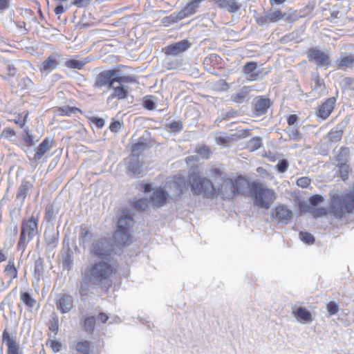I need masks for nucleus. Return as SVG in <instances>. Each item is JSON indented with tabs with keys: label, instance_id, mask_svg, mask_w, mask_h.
Listing matches in <instances>:
<instances>
[{
	"label": "nucleus",
	"instance_id": "f257e3e1",
	"mask_svg": "<svg viewBox=\"0 0 354 354\" xmlns=\"http://www.w3.org/2000/svg\"><path fill=\"white\" fill-rule=\"evenodd\" d=\"M188 180L194 194L203 195L205 198L212 199L221 196L223 200H232L237 196L245 194L250 185L246 177L242 175L232 177L225 175L223 182L216 189L210 180L202 177L197 171L190 172Z\"/></svg>",
	"mask_w": 354,
	"mask_h": 354
},
{
	"label": "nucleus",
	"instance_id": "f03ea898",
	"mask_svg": "<svg viewBox=\"0 0 354 354\" xmlns=\"http://www.w3.org/2000/svg\"><path fill=\"white\" fill-rule=\"evenodd\" d=\"M111 261L100 260L88 266L82 274L85 282H91L93 285L107 284L112 286V278L115 275L117 269L111 263Z\"/></svg>",
	"mask_w": 354,
	"mask_h": 354
},
{
	"label": "nucleus",
	"instance_id": "7ed1b4c3",
	"mask_svg": "<svg viewBox=\"0 0 354 354\" xmlns=\"http://www.w3.org/2000/svg\"><path fill=\"white\" fill-rule=\"evenodd\" d=\"M249 192L254 205L259 208L269 209L277 198L274 189L255 180L250 183Z\"/></svg>",
	"mask_w": 354,
	"mask_h": 354
},
{
	"label": "nucleus",
	"instance_id": "20e7f679",
	"mask_svg": "<svg viewBox=\"0 0 354 354\" xmlns=\"http://www.w3.org/2000/svg\"><path fill=\"white\" fill-rule=\"evenodd\" d=\"M330 208L333 216L341 218L345 214L354 212V189L342 194H335L330 196Z\"/></svg>",
	"mask_w": 354,
	"mask_h": 354
},
{
	"label": "nucleus",
	"instance_id": "39448f33",
	"mask_svg": "<svg viewBox=\"0 0 354 354\" xmlns=\"http://www.w3.org/2000/svg\"><path fill=\"white\" fill-rule=\"evenodd\" d=\"M39 221V212H33L30 217L22 220L19 239L17 245L18 250L24 251L28 243L38 234Z\"/></svg>",
	"mask_w": 354,
	"mask_h": 354
},
{
	"label": "nucleus",
	"instance_id": "423d86ee",
	"mask_svg": "<svg viewBox=\"0 0 354 354\" xmlns=\"http://www.w3.org/2000/svg\"><path fill=\"white\" fill-rule=\"evenodd\" d=\"M133 225V219L129 214L119 218L117 230L114 234V239L118 247L122 248L129 245L132 239L129 234V230Z\"/></svg>",
	"mask_w": 354,
	"mask_h": 354
},
{
	"label": "nucleus",
	"instance_id": "0eeeda50",
	"mask_svg": "<svg viewBox=\"0 0 354 354\" xmlns=\"http://www.w3.org/2000/svg\"><path fill=\"white\" fill-rule=\"evenodd\" d=\"M109 241L106 239H101L95 242L91 249V253L102 260H111L110 257L113 250L109 248Z\"/></svg>",
	"mask_w": 354,
	"mask_h": 354
},
{
	"label": "nucleus",
	"instance_id": "6e6552de",
	"mask_svg": "<svg viewBox=\"0 0 354 354\" xmlns=\"http://www.w3.org/2000/svg\"><path fill=\"white\" fill-rule=\"evenodd\" d=\"M1 341L6 346V354H23L17 337L12 335L7 328L2 332Z\"/></svg>",
	"mask_w": 354,
	"mask_h": 354
},
{
	"label": "nucleus",
	"instance_id": "1a4fd4ad",
	"mask_svg": "<svg viewBox=\"0 0 354 354\" xmlns=\"http://www.w3.org/2000/svg\"><path fill=\"white\" fill-rule=\"evenodd\" d=\"M119 69L106 70L98 73L95 77L93 86L101 88L104 86H113V77L119 75Z\"/></svg>",
	"mask_w": 354,
	"mask_h": 354
},
{
	"label": "nucleus",
	"instance_id": "9d476101",
	"mask_svg": "<svg viewBox=\"0 0 354 354\" xmlns=\"http://www.w3.org/2000/svg\"><path fill=\"white\" fill-rule=\"evenodd\" d=\"M271 105L272 102L270 98L263 95L257 96L252 102V115L259 117L266 114Z\"/></svg>",
	"mask_w": 354,
	"mask_h": 354
},
{
	"label": "nucleus",
	"instance_id": "9b49d317",
	"mask_svg": "<svg viewBox=\"0 0 354 354\" xmlns=\"http://www.w3.org/2000/svg\"><path fill=\"white\" fill-rule=\"evenodd\" d=\"M308 61L315 63L319 67L328 66L330 61L329 55L317 48H310L307 52Z\"/></svg>",
	"mask_w": 354,
	"mask_h": 354
},
{
	"label": "nucleus",
	"instance_id": "f8f14e48",
	"mask_svg": "<svg viewBox=\"0 0 354 354\" xmlns=\"http://www.w3.org/2000/svg\"><path fill=\"white\" fill-rule=\"evenodd\" d=\"M336 104V98L331 97L325 100L316 109V116L322 120H326L332 113Z\"/></svg>",
	"mask_w": 354,
	"mask_h": 354
},
{
	"label": "nucleus",
	"instance_id": "ddd939ff",
	"mask_svg": "<svg viewBox=\"0 0 354 354\" xmlns=\"http://www.w3.org/2000/svg\"><path fill=\"white\" fill-rule=\"evenodd\" d=\"M190 46L191 43L187 39H183L165 46L162 49V51L166 55L176 56L184 53Z\"/></svg>",
	"mask_w": 354,
	"mask_h": 354
},
{
	"label": "nucleus",
	"instance_id": "4468645a",
	"mask_svg": "<svg viewBox=\"0 0 354 354\" xmlns=\"http://www.w3.org/2000/svg\"><path fill=\"white\" fill-rule=\"evenodd\" d=\"M286 16V13L281 11L280 9H275L270 11L267 15L260 16L256 19V21L259 26H264L268 24L277 23L282 20Z\"/></svg>",
	"mask_w": 354,
	"mask_h": 354
},
{
	"label": "nucleus",
	"instance_id": "2eb2a0df",
	"mask_svg": "<svg viewBox=\"0 0 354 354\" xmlns=\"http://www.w3.org/2000/svg\"><path fill=\"white\" fill-rule=\"evenodd\" d=\"M272 217L279 223H288L292 217V212L287 205L279 204L274 209Z\"/></svg>",
	"mask_w": 354,
	"mask_h": 354
},
{
	"label": "nucleus",
	"instance_id": "dca6fc26",
	"mask_svg": "<svg viewBox=\"0 0 354 354\" xmlns=\"http://www.w3.org/2000/svg\"><path fill=\"white\" fill-rule=\"evenodd\" d=\"M206 0H191L181 10L178 11L179 18L183 19L196 14L200 4Z\"/></svg>",
	"mask_w": 354,
	"mask_h": 354
},
{
	"label": "nucleus",
	"instance_id": "f3484780",
	"mask_svg": "<svg viewBox=\"0 0 354 354\" xmlns=\"http://www.w3.org/2000/svg\"><path fill=\"white\" fill-rule=\"evenodd\" d=\"M54 145L53 138H45L36 147L35 153L33 156V160L37 161L40 160L44 154L49 151Z\"/></svg>",
	"mask_w": 354,
	"mask_h": 354
},
{
	"label": "nucleus",
	"instance_id": "a211bd4d",
	"mask_svg": "<svg viewBox=\"0 0 354 354\" xmlns=\"http://www.w3.org/2000/svg\"><path fill=\"white\" fill-rule=\"evenodd\" d=\"M55 304L57 308L62 313H66L72 309L73 306V299L70 295L64 293L56 299Z\"/></svg>",
	"mask_w": 354,
	"mask_h": 354
},
{
	"label": "nucleus",
	"instance_id": "6ab92c4d",
	"mask_svg": "<svg viewBox=\"0 0 354 354\" xmlns=\"http://www.w3.org/2000/svg\"><path fill=\"white\" fill-rule=\"evenodd\" d=\"M219 8L227 11L230 13H235L238 12L241 4L237 0H211Z\"/></svg>",
	"mask_w": 354,
	"mask_h": 354
},
{
	"label": "nucleus",
	"instance_id": "aec40b11",
	"mask_svg": "<svg viewBox=\"0 0 354 354\" xmlns=\"http://www.w3.org/2000/svg\"><path fill=\"white\" fill-rule=\"evenodd\" d=\"M258 64L256 62H248L243 67V73L247 75L249 81H254L259 79L260 72L257 71Z\"/></svg>",
	"mask_w": 354,
	"mask_h": 354
},
{
	"label": "nucleus",
	"instance_id": "412c9836",
	"mask_svg": "<svg viewBox=\"0 0 354 354\" xmlns=\"http://www.w3.org/2000/svg\"><path fill=\"white\" fill-rule=\"evenodd\" d=\"M60 55L58 53H54L49 55L41 63L39 69L41 71L50 72L57 67Z\"/></svg>",
	"mask_w": 354,
	"mask_h": 354
},
{
	"label": "nucleus",
	"instance_id": "4be33fe9",
	"mask_svg": "<svg viewBox=\"0 0 354 354\" xmlns=\"http://www.w3.org/2000/svg\"><path fill=\"white\" fill-rule=\"evenodd\" d=\"M167 192L162 188H158L153 192L151 201L155 207H160L167 203Z\"/></svg>",
	"mask_w": 354,
	"mask_h": 354
},
{
	"label": "nucleus",
	"instance_id": "5701e85b",
	"mask_svg": "<svg viewBox=\"0 0 354 354\" xmlns=\"http://www.w3.org/2000/svg\"><path fill=\"white\" fill-rule=\"evenodd\" d=\"M19 298L21 302L29 312H32V309L38 306L37 299L28 291H20Z\"/></svg>",
	"mask_w": 354,
	"mask_h": 354
},
{
	"label": "nucleus",
	"instance_id": "b1692460",
	"mask_svg": "<svg viewBox=\"0 0 354 354\" xmlns=\"http://www.w3.org/2000/svg\"><path fill=\"white\" fill-rule=\"evenodd\" d=\"M292 314L297 320L301 323H309L313 320L311 313L304 307L293 310Z\"/></svg>",
	"mask_w": 354,
	"mask_h": 354
},
{
	"label": "nucleus",
	"instance_id": "393cba45",
	"mask_svg": "<svg viewBox=\"0 0 354 354\" xmlns=\"http://www.w3.org/2000/svg\"><path fill=\"white\" fill-rule=\"evenodd\" d=\"M3 272L9 279L8 283H12L14 279H16L18 277V270L12 260H10L4 266Z\"/></svg>",
	"mask_w": 354,
	"mask_h": 354
},
{
	"label": "nucleus",
	"instance_id": "a878e982",
	"mask_svg": "<svg viewBox=\"0 0 354 354\" xmlns=\"http://www.w3.org/2000/svg\"><path fill=\"white\" fill-rule=\"evenodd\" d=\"M337 68L342 70L351 68L354 67V55L348 54L342 56L337 61Z\"/></svg>",
	"mask_w": 354,
	"mask_h": 354
},
{
	"label": "nucleus",
	"instance_id": "bb28decb",
	"mask_svg": "<svg viewBox=\"0 0 354 354\" xmlns=\"http://www.w3.org/2000/svg\"><path fill=\"white\" fill-rule=\"evenodd\" d=\"M32 184L27 180H22L16 195L17 200L24 202L26 198L28 192L32 189Z\"/></svg>",
	"mask_w": 354,
	"mask_h": 354
},
{
	"label": "nucleus",
	"instance_id": "cd10ccee",
	"mask_svg": "<svg viewBox=\"0 0 354 354\" xmlns=\"http://www.w3.org/2000/svg\"><path fill=\"white\" fill-rule=\"evenodd\" d=\"M75 350L80 354H92L93 346L88 340L80 341L75 345Z\"/></svg>",
	"mask_w": 354,
	"mask_h": 354
},
{
	"label": "nucleus",
	"instance_id": "c85d7f7f",
	"mask_svg": "<svg viewBox=\"0 0 354 354\" xmlns=\"http://www.w3.org/2000/svg\"><path fill=\"white\" fill-rule=\"evenodd\" d=\"M128 96V90L124 86H119L113 88V92L109 95V100L118 99L124 100Z\"/></svg>",
	"mask_w": 354,
	"mask_h": 354
},
{
	"label": "nucleus",
	"instance_id": "c756f323",
	"mask_svg": "<svg viewBox=\"0 0 354 354\" xmlns=\"http://www.w3.org/2000/svg\"><path fill=\"white\" fill-rule=\"evenodd\" d=\"M250 91V89L249 86H245L242 87L239 92L232 96V101L238 104L243 102L245 99L248 96Z\"/></svg>",
	"mask_w": 354,
	"mask_h": 354
},
{
	"label": "nucleus",
	"instance_id": "7c9ffc66",
	"mask_svg": "<svg viewBox=\"0 0 354 354\" xmlns=\"http://www.w3.org/2000/svg\"><path fill=\"white\" fill-rule=\"evenodd\" d=\"M44 272V261L39 257L35 261L33 275L35 278L39 280Z\"/></svg>",
	"mask_w": 354,
	"mask_h": 354
},
{
	"label": "nucleus",
	"instance_id": "2f4dec72",
	"mask_svg": "<svg viewBox=\"0 0 354 354\" xmlns=\"http://www.w3.org/2000/svg\"><path fill=\"white\" fill-rule=\"evenodd\" d=\"M58 115L60 116H71L72 114L75 113L77 112L82 113V111L75 106H64L62 107H58L57 109Z\"/></svg>",
	"mask_w": 354,
	"mask_h": 354
},
{
	"label": "nucleus",
	"instance_id": "473e14b6",
	"mask_svg": "<svg viewBox=\"0 0 354 354\" xmlns=\"http://www.w3.org/2000/svg\"><path fill=\"white\" fill-rule=\"evenodd\" d=\"M261 146V139L256 136L247 142L245 149H248L249 151H254L259 149Z\"/></svg>",
	"mask_w": 354,
	"mask_h": 354
},
{
	"label": "nucleus",
	"instance_id": "72a5a7b5",
	"mask_svg": "<svg viewBox=\"0 0 354 354\" xmlns=\"http://www.w3.org/2000/svg\"><path fill=\"white\" fill-rule=\"evenodd\" d=\"M24 115L21 113H17L16 118L12 120H8V122H14L17 124L20 128H24L27 122V118L29 115L28 111H24L23 113Z\"/></svg>",
	"mask_w": 354,
	"mask_h": 354
},
{
	"label": "nucleus",
	"instance_id": "f704fd0d",
	"mask_svg": "<svg viewBox=\"0 0 354 354\" xmlns=\"http://www.w3.org/2000/svg\"><path fill=\"white\" fill-rule=\"evenodd\" d=\"M195 152L199 154L203 158L208 159L212 153L210 147L206 145H198Z\"/></svg>",
	"mask_w": 354,
	"mask_h": 354
},
{
	"label": "nucleus",
	"instance_id": "c9c22d12",
	"mask_svg": "<svg viewBox=\"0 0 354 354\" xmlns=\"http://www.w3.org/2000/svg\"><path fill=\"white\" fill-rule=\"evenodd\" d=\"M95 323L96 321L94 316H90L85 318L83 323L84 330L92 333L94 331Z\"/></svg>",
	"mask_w": 354,
	"mask_h": 354
},
{
	"label": "nucleus",
	"instance_id": "e433bc0d",
	"mask_svg": "<svg viewBox=\"0 0 354 354\" xmlns=\"http://www.w3.org/2000/svg\"><path fill=\"white\" fill-rule=\"evenodd\" d=\"M115 82L119 84L122 83H136L137 80L135 76L133 75H115L113 77V84Z\"/></svg>",
	"mask_w": 354,
	"mask_h": 354
},
{
	"label": "nucleus",
	"instance_id": "4c0bfd02",
	"mask_svg": "<svg viewBox=\"0 0 354 354\" xmlns=\"http://www.w3.org/2000/svg\"><path fill=\"white\" fill-rule=\"evenodd\" d=\"M86 63V62L85 61L71 59L66 60L64 65L68 68L80 70L84 67Z\"/></svg>",
	"mask_w": 354,
	"mask_h": 354
},
{
	"label": "nucleus",
	"instance_id": "58836bf2",
	"mask_svg": "<svg viewBox=\"0 0 354 354\" xmlns=\"http://www.w3.org/2000/svg\"><path fill=\"white\" fill-rule=\"evenodd\" d=\"M48 329L57 335L59 331V318L55 313L51 316L48 323Z\"/></svg>",
	"mask_w": 354,
	"mask_h": 354
},
{
	"label": "nucleus",
	"instance_id": "ea45409f",
	"mask_svg": "<svg viewBox=\"0 0 354 354\" xmlns=\"http://www.w3.org/2000/svg\"><path fill=\"white\" fill-rule=\"evenodd\" d=\"M182 19V18H179V12H178L175 15H171L170 16L164 17L162 19V23L165 26H169L171 24L176 23Z\"/></svg>",
	"mask_w": 354,
	"mask_h": 354
},
{
	"label": "nucleus",
	"instance_id": "a19ab883",
	"mask_svg": "<svg viewBox=\"0 0 354 354\" xmlns=\"http://www.w3.org/2000/svg\"><path fill=\"white\" fill-rule=\"evenodd\" d=\"M299 17H300L298 15L297 10L290 9L288 13H286V16L283 19L289 24H292L297 21Z\"/></svg>",
	"mask_w": 354,
	"mask_h": 354
},
{
	"label": "nucleus",
	"instance_id": "79ce46f5",
	"mask_svg": "<svg viewBox=\"0 0 354 354\" xmlns=\"http://www.w3.org/2000/svg\"><path fill=\"white\" fill-rule=\"evenodd\" d=\"M342 136V131L338 130H331L328 133V140L332 142H336L341 140Z\"/></svg>",
	"mask_w": 354,
	"mask_h": 354
},
{
	"label": "nucleus",
	"instance_id": "37998d69",
	"mask_svg": "<svg viewBox=\"0 0 354 354\" xmlns=\"http://www.w3.org/2000/svg\"><path fill=\"white\" fill-rule=\"evenodd\" d=\"M299 238L303 242L308 244H313L315 241L314 236L308 232H300Z\"/></svg>",
	"mask_w": 354,
	"mask_h": 354
},
{
	"label": "nucleus",
	"instance_id": "c03bdc74",
	"mask_svg": "<svg viewBox=\"0 0 354 354\" xmlns=\"http://www.w3.org/2000/svg\"><path fill=\"white\" fill-rule=\"evenodd\" d=\"M46 346L53 352L57 353L61 350L62 344L56 339H48L46 341Z\"/></svg>",
	"mask_w": 354,
	"mask_h": 354
},
{
	"label": "nucleus",
	"instance_id": "a18cd8bd",
	"mask_svg": "<svg viewBox=\"0 0 354 354\" xmlns=\"http://www.w3.org/2000/svg\"><path fill=\"white\" fill-rule=\"evenodd\" d=\"M23 139L26 145L28 147H32L35 145L32 135L30 134L28 130L26 129H24Z\"/></svg>",
	"mask_w": 354,
	"mask_h": 354
},
{
	"label": "nucleus",
	"instance_id": "49530a36",
	"mask_svg": "<svg viewBox=\"0 0 354 354\" xmlns=\"http://www.w3.org/2000/svg\"><path fill=\"white\" fill-rule=\"evenodd\" d=\"M327 209L322 207L313 208L311 211L313 216L316 218L324 216L327 214Z\"/></svg>",
	"mask_w": 354,
	"mask_h": 354
},
{
	"label": "nucleus",
	"instance_id": "de8ad7c7",
	"mask_svg": "<svg viewBox=\"0 0 354 354\" xmlns=\"http://www.w3.org/2000/svg\"><path fill=\"white\" fill-rule=\"evenodd\" d=\"M147 149V144L143 142H138L131 147V151L133 153H138L144 151Z\"/></svg>",
	"mask_w": 354,
	"mask_h": 354
},
{
	"label": "nucleus",
	"instance_id": "09e8293b",
	"mask_svg": "<svg viewBox=\"0 0 354 354\" xmlns=\"http://www.w3.org/2000/svg\"><path fill=\"white\" fill-rule=\"evenodd\" d=\"M297 185L301 188H307L311 184V179L307 176L299 178L297 180Z\"/></svg>",
	"mask_w": 354,
	"mask_h": 354
},
{
	"label": "nucleus",
	"instance_id": "8fccbe9b",
	"mask_svg": "<svg viewBox=\"0 0 354 354\" xmlns=\"http://www.w3.org/2000/svg\"><path fill=\"white\" fill-rule=\"evenodd\" d=\"M184 181L181 179V178H179L178 179V181H174V182H171L169 183V187H175L177 189V192H176V195L178 196H180L183 193V190H182V188H181V184H184Z\"/></svg>",
	"mask_w": 354,
	"mask_h": 354
},
{
	"label": "nucleus",
	"instance_id": "3c124183",
	"mask_svg": "<svg viewBox=\"0 0 354 354\" xmlns=\"http://www.w3.org/2000/svg\"><path fill=\"white\" fill-rule=\"evenodd\" d=\"M148 207L147 200L145 199H139L134 203V207L137 209L144 211Z\"/></svg>",
	"mask_w": 354,
	"mask_h": 354
},
{
	"label": "nucleus",
	"instance_id": "603ef678",
	"mask_svg": "<svg viewBox=\"0 0 354 354\" xmlns=\"http://www.w3.org/2000/svg\"><path fill=\"white\" fill-rule=\"evenodd\" d=\"M80 239L83 242L86 241L87 237L91 236V233L88 227L85 225H81L80 231Z\"/></svg>",
	"mask_w": 354,
	"mask_h": 354
},
{
	"label": "nucleus",
	"instance_id": "864d4df0",
	"mask_svg": "<svg viewBox=\"0 0 354 354\" xmlns=\"http://www.w3.org/2000/svg\"><path fill=\"white\" fill-rule=\"evenodd\" d=\"M88 120L91 123L95 124V126L99 129H101L104 125V120L103 118L98 117H90Z\"/></svg>",
	"mask_w": 354,
	"mask_h": 354
},
{
	"label": "nucleus",
	"instance_id": "5fc2aeb1",
	"mask_svg": "<svg viewBox=\"0 0 354 354\" xmlns=\"http://www.w3.org/2000/svg\"><path fill=\"white\" fill-rule=\"evenodd\" d=\"M16 135V132L15 130L10 127H6L3 129L1 137L8 139L10 137L15 136Z\"/></svg>",
	"mask_w": 354,
	"mask_h": 354
},
{
	"label": "nucleus",
	"instance_id": "6e6d98bb",
	"mask_svg": "<svg viewBox=\"0 0 354 354\" xmlns=\"http://www.w3.org/2000/svg\"><path fill=\"white\" fill-rule=\"evenodd\" d=\"M123 127V123L120 121H113L109 125V129L113 133L118 132Z\"/></svg>",
	"mask_w": 354,
	"mask_h": 354
},
{
	"label": "nucleus",
	"instance_id": "4d7b16f0",
	"mask_svg": "<svg viewBox=\"0 0 354 354\" xmlns=\"http://www.w3.org/2000/svg\"><path fill=\"white\" fill-rule=\"evenodd\" d=\"M324 201V198L319 194H315L310 197L309 203L311 205L315 206Z\"/></svg>",
	"mask_w": 354,
	"mask_h": 354
},
{
	"label": "nucleus",
	"instance_id": "13d9d810",
	"mask_svg": "<svg viewBox=\"0 0 354 354\" xmlns=\"http://www.w3.org/2000/svg\"><path fill=\"white\" fill-rule=\"evenodd\" d=\"M288 162L286 159H283L277 163L276 167L279 172L283 173L288 169Z\"/></svg>",
	"mask_w": 354,
	"mask_h": 354
},
{
	"label": "nucleus",
	"instance_id": "bf43d9fd",
	"mask_svg": "<svg viewBox=\"0 0 354 354\" xmlns=\"http://www.w3.org/2000/svg\"><path fill=\"white\" fill-rule=\"evenodd\" d=\"M326 308L330 315H335L338 312V306L334 301L328 303Z\"/></svg>",
	"mask_w": 354,
	"mask_h": 354
},
{
	"label": "nucleus",
	"instance_id": "052dcab7",
	"mask_svg": "<svg viewBox=\"0 0 354 354\" xmlns=\"http://www.w3.org/2000/svg\"><path fill=\"white\" fill-rule=\"evenodd\" d=\"M169 129L174 132H179L183 129V124L180 121H174L170 123Z\"/></svg>",
	"mask_w": 354,
	"mask_h": 354
},
{
	"label": "nucleus",
	"instance_id": "680f3d73",
	"mask_svg": "<svg viewBox=\"0 0 354 354\" xmlns=\"http://www.w3.org/2000/svg\"><path fill=\"white\" fill-rule=\"evenodd\" d=\"M216 141L218 145L228 146L232 141V138L228 137L219 136L216 138Z\"/></svg>",
	"mask_w": 354,
	"mask_h": 354
},
{
	"label": "nucleus",
	"instance_id": "e2e57ef3",
	"mask_svg": "<svg viewBox=\"0 0 354 354\" xmlns=\"http://www.w3.org/2000/svg\"><path fill=\"white\" fill-rule=\"evenodd\" d=\"M340 176L343 180H346L348 178V167L346 165L342 164L340 166Z\"/></svg>",
	"mask_w": 354,
	"mask_h": 354
},
{
	"label": "nucleus",
	"instance_id": "0e129e2a",
	"mask_svg": "<svg viewBox=\"0 0 354 354\" xmlns=\"http://www.w3.org/2000/svg\"><path fill=\"white\" fill-rule=\"evenodd\" d=\"M250 136V130L248 129H241L236 134L234 135L237 139H242Z\"/></svg>",
	"mask_w": 354,
	"mask_h": 354
},
{
	"label": "nucleus",
	"instance_id": "69168bd1",
	"mask_svg": "<svg viewBox=\"0 0 354 354\" xmlns=\"http://www.w3.org/2000/svg\"><path fill=\"white\" fill-rule=\"evenodd\" d=\"M143 106L148 110H153L156 108L155 102L151 99L145 100Z\"/></svg>",
	"mask_w": 354,
	"mask_h": 354
},
{
	"label": "nucleus",
	"instance_id": "338daca9",
	"mask_svg": "<svg viewBox=\"0 0 354 354\" xmlns=\"http://www.w3.org/2000/svg\"><path fill=\"white\" fill-rule=\"evenodd\" d=\"M91 0H73V4L78 8L86 7L90 3Z\"/></svg>",
	"mask_w": 354,
	"mask_h": 354
},
{
	"label": "nucleus",
	"instance_id": "774afa93",
	"mask_svg": "<svg viewBox=\"0 0 354 354\" xmlns=\"http://www.w3.org/2000/svg\"><path fill=\"white\" fill-rule=\"evenodd\" d=\"M298 119L297 115L291 114L287 117V123L289 126H292L297 122Z\"/></svg>",
	"mask_w": 354,
	"mask_h": 354
}]
</instances>
